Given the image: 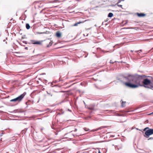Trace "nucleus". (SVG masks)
Returning <instances> with one entry per match:
<instances>
[{
	"mask_svg": "<svg viewBox=\"0 0 153 153\" xmlns=\"http://www.w3.org/2000/svg\"><path fill=\"white\" fill-rule=\"evenodd\" d=\"M10 101H11V102H16V101H17L16 100V98H15V99H14L11 100H10Z\"/></svg>",
	"mask_w": 153,
	"mask_h": 153,
	"instance_id": "2eb2a0df",
	"label": "nucleus"
},
{
	"mask_svg": "<svg viewBox=\"0 0 153 153\" xmlns=\"http://www.w3.org/2000/svg\"><path fill=\"white\" fill-rule=\"evenodd\" d=\"M126 102H123L122 103V106L123 107H124V106L123 105V104H125V103Z\"/></svg>",
	"mask_w": 153,
	"mask_h": 153,
	"instance_id": "a211bd4d",
	"label": "nucleus"
},
{
	"mask_svg": "<svg viewBox=\"0 0 153 153\" xmlns=\"http://www.w3.org/2000/svg\"><path fill=\"white\" fill-rule=\"evenodd\" d=\"M16 56H18V57H22L21 56H19V55H16Z\"/></svg>",
	"mask_w": 153,
	"mask_h": 153,
	"instance_id": "5701e85b",
	"label": "nucleus"
},
{
	"mask_svg": "<svg viewBox=\"0 0 153 153\" xmlns=\"http://www.w3.org/2000/svg\"><path fill=\"white\" fill-rule=\"evenodd\" d=\"M42 42H44L45 43H49V44L47 45V47H50L53 44L52 41H50L49 39H48V40H46L42 41Z\"/></svg>",
	"mask_w": 153,
	"mask_h": 153,
	"instance_id": "423d86ee",
	"label": "nucleus"
},
{
	"mask_svg": "<svg viewBox=\"0 0 153 153\" xmlns=\"http://www.w3.org/2000/svg\"><path fill=\"white\" fill-rule=\"evenodd\" d=\"M56 35L57 37L60 38L61 36V34L59 31H57L56 33Z\"/></svg>",
	"mask_w": 153,
	"mask_h": 153,
	"instance_id": "1a4fd4ad",
	"label": "nucleus"
},
{
	"mask_svg": "<svg viewBox=\"0 0 153 153\" xmlns=\"http://www.w3.org/2000/svg\"><path fill=\"white\" fill-rule=\"evenodd\" d=\"M35 91H33V94H35Z\"/></svg>",
	"mask_w": 153,
	"mask_h": 153,
	"instance_id": "7c9ffc66",
	"label": "nucleus"
},
{
	"mask_svg": "<svg viewBox=\"0 0 153 153\" xmlns=\"http://www.w3.org/2000/svg\"><path fill=\"white\" fill-rule=\"evenodd\" d=\"M30 42H31V43L33 44L38 45V41L32 40H30Z\"/></svg>",
	"mask_w": 153,
	"mask_h": 153,
	"instance_id": "0eeeda50",
	"label": "nucleus"
},
{
	"mask_svg": "<svg viewBox=\"0 0 153 153\" xmlns=\"http://www.w3.org/2000/svg\"><path fill=\"white\" fill-rule=\"evenodd\" d=\"M124 0H122V1H124Z\"/></svg>",
	"mask_w": 153,
	"mask_h": 153,
	"instance_id": "c03bdc74",
	"label": "nucleus"
},
{
	"mask_svg": "<svg viewBox=\"0 0 153 153\" xmlns=\"http://www.w3.org/2000/svg\"><path fill=\"white\" fill-rule=\"evenodd\" d=\"M104 23V22H102V24H103V23Z\"/></svg>",
	"mask_w": 153,
	"mask_h": 153,
	"instance_id": "79ce46f5",
	"label": "nucleus"
},
{
	"mask_svg": "<svg viewBox=\"0 0 153 153\" xmlns=\"http://www.w3.org/2000/svg\"><path fill=\"white\" fill-rule=\"evenodd\" d=\"M41 86H39V88H40Z\"/></svg>",
	"mask_w": 153,
	"mask_h": 153,
	"instance_id": "e433bc0d",
	"label": "nucleus"
},
{
	"mask_svg": "<svg viewBox=\"0 0 153 153\" xmlns=\"http://www.w3.org/2000/svg\"><path fill=\"white\" fill-rule=\"evenodd\" d=\"M146 128L147 129H149V128L148 127H147Z\"/></svg>",
	"mask_w": 153,
	"mask_h": 153,
	"instance_id": "393cba45",
	"label": "nucleus"
},
{
	"mask_svg": "<svg viewBox=\"0 0 153 153\" xmlns=\"http://www.w3.org/2000/svg\"><path fill=\"white\" fill-rule=\"evenodd\" d=\"M137 15L139 17H143V16H146V14L143 13H137Z\"/></svg>",
	"mask_w": 153,
	"mask_h": 153,
	"instance_id": "6e6552de",
	"label": "nucleus"
},
{
	"mask_svg": "<svg viewBox=\"0 0 153 153\" xmlns=\"http://www.w3.org/2000/svg\"><path fill=\"white\" fill-rule=\"evenodd\" d=\"M81 23V22H77V23H75L74 25V26H77V25L78 24H79L80 23Z\"/></svg>",
	"mask_w": 153,
	"mask_h": 153,
	"instance_id": "dca6fc26",
	"label": "nucleus"
},
{
	"mask_svg": "<svg viewBox=\"0 0 153 153\" xmlns=\"http://www.w3.org/2000/svg\"><path fill=\"white\" fill-rule=\"evenodd\" d=\"M111 61H110V63H113V62H111Z\"/></svg>",
	"mask_w": 153,
	"mask_h": 153,
	"instance_id": "2f4dec72",
	"label": "nucleus"
},
{
	"mask_svg": "<svg viewBox=\"0 0 153 153\" xmlns=\"http://www.w3.org/2000/svg\"><path fill=\"white\" fill-rule=\"evenodd\" d=\"M146 128H145L144 129H143V131H146Z\"/></svg>",
	"mask_w": 153,
	"mask_h": 153,
	"instance_id": "a878e982",
	"label": "nucleus"
},
{
	"mask_svg": "<svg viewBox=\"0 0 153 153\" xmlns=\"http://www.w3.org/2000/svg\"><path fill=\"white\" fill-rule=\"evenodd\" d=\"M153 134V129H149L147 130L145 132V134L149 137V135Z\"/></svg>",
	"mask_w": 153,
	"mask_h": 153,
	"instance_id": "20e7f679",
	"label": "nucleus"
},
{
	"mask_svg": "<svg viewBox=\"0 0 153 153\" xmlns=\"http://www.w3.org/2000/svg\"><path fill=\"white\" fill-rule=\"evenodd\" d=\"M26 94L25 93H24L19 96L16 98L17 101L18 102L21 101L24 97Z\"/></svg>",
	"mask_w": 153,
	"mask_h": 153,
	"instance_id": "39448f33",
	"label": "nucleus"
},
{
	"mask_svg": "<svg viewBox=\"0 0 153 153\" xmlns=\"http://www.w3.org/2000/svg\"><path fill=\"white\" fill-rule=\"evenodd\" d=\"M87 108L89 110H94V107L93 106H89L87 107Z\"/></svg>",
	"mask_w": 153,
	"mask_h": 153,
	"instance_id": "f8f14e48",
	"label": "nucleus"
},
{
	"mask_svg": "<svg viewBox=\"0 0 153 153\" xmlns=\"http://www.w3.org/2000/svg\"><path fill=\"white\" fill-rule=\"evenodd\" d=\"M26 27L27 29H29L30 28V26L28 24H26Z\"/></svg>",
	"mask_w": 153,
	"mask_h": 153,
	"instance_id": "4468645a",
	"label": "nucleus"
},
{
	"mask_svg": "<svg viewBox=\"0 0 153 153\" xmlns=\"http://www.w3.org/2000/svg\"><path fill=\"white\" fill-rule=\"evenodd\" d=\"M131 51V52H132V51Z\"/></svg>",
	"mask_w": 153,
	"mask_h": 153,
	"instance_id": "a18cd8bd",
	"label": "nucleus"
},
{
	"mask_svg": "<svg viewBox=\"0 0 153 153\" xmlns=\"http://www.w3.org/2000/svg\"><path fill=\"white\" fill-rule=\"evenodd\" d=\"M68 111H70V112H71V110H70L69 109H68Z\"/></svg>",
	"mask_w": 153,
	"mask_h": 153,
	"instance_id": "c85d7f7f",
	"label": "nucleus"
},
{
	"mask_svg": "<svg viewBox=\"0 0 153 153\" xmlns=\"http://www.w3.org/2000/svg\"><path fill=\"white\" fill-rule=\"evenodd\" d=\"M113 16V14L111 13H110L108 15V17L111 18Z\"/></svg>",
	"mask_w": 153,
	"mask_h": 153,
	"instance_id": "ddd939ff",
	"label": "nucleus"
},
{
	"mask_svg": "<svg viewBox=\"0 0 153 153\" xmlns=\"http://www.w3.org/2000/svg\"><path fill=\"white\" fill-rule=\"evenodd\" d=\"M45 74L43 73V74H40V75H42V74Z\"/></svg>",
	"mask_w": 153,
	"mask_h": 153,
	"instance_id": "c9c22d12",
	"label": "nucleus"
},
{
	"mask_svg": "<svg viewBox=\"0 0 153 153\" xmlns=\"http://www.w3.org/2000/svg\"><path fill=\"white\" fill-rule=\"evenodd\" d=\"M40 44H41V41H39V45H40Z\"/></svg>",
	"mask_w": 153,
	"mask_h": 153,
	"instance_id": "bb28decb",
	"label": "nucleus"
},
{
	"mask_svg": "<svg viewBox=\"0 0 153 153\" xmlns=\"http://www.w3.org/2000/svg\"><path fill=\"white\" fill-rule=\"evenodd\" d=\"M151 78V80L147 78L145 79H143L142 82L144 87L153 90V78Z\"/></svg>",
	"mask_w": 153,
	"mask_h": 153,
	"instance_id": "f03ea898",
	"label": "nucleus"
},
{
	"mask_svg": "<svg viewBox=\"0 0 153 153\" xmlns=\"http://www.w3.org/2000/svg\"><path fill=\"white\" fill-rule=\"evenodd\" d=\"M15 53L19 54L20 53L19 52H16Z\"/></svg>",
	"mask_w": 153,
	"mask_h": 153,
	"instance_id": "b1692460",
	"label": "nucleus"
},
{
	"mask_svg": "<svg viewBox=\"0 0 153 153\" xmlns=\"http://www.w3.org/2000/svg\"><path fill=\"white\" fill-rule=\"evenodd\" d=\"M98 153H101L100 152V151H99Z\"/></svg>",
	"mask_w": 153,
	"mask_h": 153,
	"instance_id": "4c0bfd02",
	"label": "nucleus"
},
{
	"mask_svg": "<svg viewBox=\"0 0 153 153\" xmlns=\"http://www.w3.org/2000/svg\"><path fill=\"white\" fill-rule=\"evenodd\" d=\"M153 139V137H150L149 139V140H152Z\"/></svg>",
	"mask_w": 153,
	"mask_h": 153,
	"instance_id": "412c9836",
	"label": "nucleus"
},
{
	"mask_svg": "<svg viewBox=\"0 0 153 153\" xmlns=\"http://www.w3.org/2000/svg\"><path fill=\"white\" fill-rule=\"evenodd\" d=\"M27 128H25L23 130H22L21 132V133L22 134H25L26 131H27Z\"/></svg>",
	"mask_w": 153,
	"mask_h": 153,
	"instance_id": "9b49d317",
	"label": "nucleus"
},
{
	"mask_svg": "<svg viewBox=\"0 0 153 153\" xmlns=\"http://www.w3.org/2000/svg\"><path fill=\"white\" fill-rule=\"evenodd\" d=\"M100 127V128H98L97 129H93V130H91L90 131H92V132H94V131H98V130H99V129H102V128L103 127Z\"/></svg>",
	"mask_w": 153,
	"mask_h": 153,
	"instance_id": "9d476101",
	"label": "nucleus"
},
{
	"mask_svg": "<svg viewBox=\"0 0 153 153\" xmlns=\"http://www.w3.org/2000/svg\"><path fill=\"white\" fill-rule=\"evenodd\" d=\"M83 102H84V104H85V102H84V101H83Z\"/></svg>",
	"mask_w": 153,
	"mask_h": 153,
	"instance_id": "ea45409f",
	"label": "nucleus"
},
{
	"mask_svg": "<svg viewBox=\"0 0 153 153\" xmlns=\"http://www.w3.org/2000/svg\"><path fill=\"white\" fill-rule=\"evenodd\" d=\"M47 92V93H48V94H49V95H50V93H49L48 92Z\"/></svg>",
	"mask_w": 153,
	"mask_h": 153,
	"instance_id": "f704fd0d",
	"label": "nucleus"
},
{
	"mask_svg": "<svg viewBox=\"0 0 153 153\" xmlns=\"http://www.w3.org/2000/svg\"><path fill=\"white\" fill-rule=\"evenodd\" d=\"M153 114V112L152 113H151V114Z\"/></svg>",
	"mask_w": 153,
	"mask_h": 153,
	"instance_id": "a19ab883",
	"label": "nucleus"
},
{
	"mask_svg": "<svg viewBox=\"0 0 153 153\" xmlns=\"http://www.w3.org/2000/svg\"><path fill=\"white\" fill-rule=\"evenodd\" d=\"M114 137V136H113V135H112V137Z\"/></svg>",
	"mask_w": 153,
	"mask_h": 153,
	"instance_id": "58836bf2",
	"label": "nucleus"
},
{
	"mask_svg": "<svg viewBox=\"0 0 153 153\" xmlns=\"http://www.w3.org/2000/svg\"><path fill=\"white\" fill-rule=\"evenodd\" d=\"M111 61H110V63H113V62H111Z\"/></svg>",
	"mask_w": 153,
	"mask_h": 153,
	"instance_id": "72a5a7b5",
	"label": "nucleus"
},
{
	"mask_svg": "<svg viewBox=\"0 0 153 153\" xmlns=\"http://www.w3.org/2000/svg\"><path fill=\"white\" fill-rule=\"evenodd\" d=\"M108 21L107 20H105V21H104V22H107V21Z\"/></svg>",
	"mask_w": 153,
	"mask_h": 153,
	"instance_id": "c756f323",
	"label": "nucleus"
},
{
	"mask_svg": "<svg viewBox=\"0 0 153 153\" xmlns=\"http://www.w3.org/2000/svg\"><path fill=\"white\" fill-rule=\"evenodd\" d=\"M42 129H41V131H42Z\"/></svg>",
	"mask_w": 153,
	"mask_h": 153,
	"instance_id": "37998d69",
	"label": "nucleus"
},
{
	"mask_svg": "<svg viewBox=\"0 0 153 153\" xmlns=\"http://www.w3.org/2000/svg\"><path fill=\"white\" fill-rule=\"evenodd\" d=\"M84 129L86 131H90V130L89 129H88L87 128H84Z\"/></svg>",
	"mask_w": 153,
	"mask_h": 153,
	"instance_id": "f3484780",
	"label": "nucleus"
},
{
	"mask_svg": "<svg viewBox=\"0 0 153 153\" xmlns=\"http://www.w3.org/2000/svg\"><path fill=\"white\" fill-rule=\"evenodd\" d=\"M77 129H75L74 131H77Z\"/></svg>",
	"mask_w": 153,
	"mask_h": 153,
	"instance_id": "cd10ccee",
	"label": "nucleus"
},
{
	"mask_svg": "<svg viewBox=\"0 0 153 153\" xmlns=\"http://www.w3.org/2000/svg\"><path fill=\"white\" fill-rule=\"evenodd\" d=\"M138 51L142 52V50L141 49V50H140L139 51H135V52H138Z\"/></svg>",
	"mask_w": 153,
	"mask_h": 153,
	"instance_id": "6ab92c4d",
	"label": "nucleus"
},
{
	"mask_svg": "<svg viewBox=\"0 0 153 153\" xmlns=\"http://www.w3.org/2000/svg\"><path fill=\"white\" fill-rule=\"evenodd\" d=\"M111 61H110V63H113V62H111Z\"/></svg>",
	"mask_w": 153,
	"mask_h": 153,
	"instance_id": "473e14b6",
	"label": "nucleus"
},
{
	"mask_svg": "<svg viewBox=\"0 0 153 153\" xmlns=\"http://www.w3.org/2000/svg\"><path fill=\"white\" fill-rule=\"evenodd\" d=\"M72 131H71L68 133L65 134L64 136L65 137L70 139H73L75 137V135L71 133Z\"/></svg>",
	"mask_w": 153,
	"mask_h": 153,
	"instance_id": "7ed1b4c3",
	"label": "nucleus"
},
{
	"mask_svg": "<svg viewBox=\"0 0 153 153\" xmlns=\"http://www.w3.org/2000/svg\"><path fill=\"white\" fill-rule=\"evenodd\" d=\"M144 75H139L129 74L127 76H123L121 78L118 79L119 81L123 83L126 86L132 88H137L138 87L136 84H140L141 79Z\"/></svg>",
	"mask_w": 153,
	"mask_h": 153,
	"instance_id": "f257e3e1",
	"label": "nucleus"
},
{
	"mask_svg": "<svg viewBox=\"0 0 153 153\" xmlns=\"http://www.w3.org/2000/svg\"><path fill=\"white\" fill-rule=\"evenodd\" d=\"M118 6L119 7H122V5H118Z\"/></svg>",
	"mask_w": 153,
	"mask_h": 153,
	"instance_id": "aec40b11",
	"label": "nucleus"
},
{
	"mask_svg": "<svg viewBox=\"0 0 153 153\" xmlns=\"http://www.w3.org/2000/svg\"><path fill=\"white\" fill-rule=\"evenodd\" d=\"M7 153H8V152H7Z\"/></svg>",
	"mask_w": 153,
	"mask_h": 153,
	"instance_id": "49530a36",
	"label": "nucleus"
},
{
	"mask_svg": "<svg viewBox=\"0 0 153 153\" xmlns=\"http://www.w3.org/2000/svg\"><path fill=\"white\" fill-rule=\"evenodd\" d=\"M121 1H122V0H119L117 4L120 3Z\"/></svg>",
	"mask_w": 153,
	"mask_h": 153,
	"instance_id": "4be33fe9",
	"label": "nucleus"
}]
</instances>
